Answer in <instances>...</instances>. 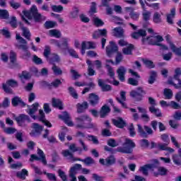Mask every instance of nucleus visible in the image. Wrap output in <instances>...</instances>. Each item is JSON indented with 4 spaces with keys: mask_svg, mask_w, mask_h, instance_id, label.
<instances>
[{
    "mask_svg": "<svg viewBox=\"0 0 181 181\" xmlns=\"http://www.w3.org/2000/svg\"><path fill=\"white\" fill-rule=\"evenodd\" d=\"M24 16L28 19H34L35 22H43V21H46V17L37 12L36 6H33L28 11H24Z\"/></svg>",
    "mask_w": 181,
    "mask_h": 181,
    "instance_id": "nucleus-1",
    "label": "nucleus"
},
{
    "mask_svg": "<svg viewBox=\"0 0 181 181\" xmlns=\"http://www.w3.org/2000/svg\"><path fill=\"white\" fill-rule=\"evenodd\" d=\"M132 148H135V143L129 139H126L123 147H118L117 151L121 152L122 153H131L132 152Z\"/></svg>",
    "mask_w": 181,
    "mask_h": 181,
    "instance_id": "nucleus-2",
    "label": "nucleus"
},
{
    "mask_svg": "<svg viewBox=\"0 0 181 181\" xmlns=\"http://www.w3.org/2000/svg\"><path fill=\"white\" fill-rule=\"evenodd\" d=\"M76 122L78 128H93V124L87 125V122H91V118L87 115L76 118Z\"/></svg>",
    "mask_w": 181,
    "mask_h": 181,
    "instance_id": "nucleus-3",
    "label": "nucleus"
},
{
    "mask_svg": "<svg viewBox=\"0 0 181 181\" xmlns=\"http://www.w3.org/2000/svg\"><path fill=\"white\" fill-rule=\"evenodd\" d=\"M137 132L142 138H148V135L153 134V130H152V128L147 125H145L143 127L139 124H137Z\"/></svg>",
    "mask_w": 181,
    "mask_h": 181,
    "instance_id": "nucleus-4",
    "label": "nucleus"
},
{
    "mask_svg": "<svg viewBox=\"0 0 181 181\" xmlns=\"http://www.w3.org/2000/svg\"><path fill=\"white\" fill-rule=\"evenodd\" d=\"M16 39L17 40V43L16 44V47L17 49L23 51H26L29 49V47H28V42H26V40L23 39V37H21V35L16 34Z\"/></svg>",
    "mask_w": 181,
    "mask_h": 181,
    "instance_id": "nucleus-5",
    "label": "nucleus"
},
{
    "mask_svg": "<svg viewBox=\"0 0 181 181\" xmlns=\"http://www.w3.org/2000/svg\"><path fill=\"white\" fill-rule=\"evenodd\" d=\"M131 36L133 39H139V37H142L143 43H146V42L148 43L149 39H151V37H145V36H146V31L144 29H140L136 32H134L132 33Z\"/></svg>",
    "mask_w": 181,
    "mask_h": 181,
    "instance_id": "nucleus-6",
    "label": "nucleus"
},
{
    "mask_svg": "<svg viewBox=\"0 0 181 181\" xmlns=\"http://www.w3.org/2000/svg\"><path fill=\"white\" fill-rule=\"evenodd\" d=\"M158 42H163V37L160 35H157L154 37H150V39L148 41V44L157 46L160 45L161 47L162 50H168V46L159 44Z\"/></svg>",
    "mask_w": 181,
    "mask_h": 181,
    "instance_id": "nucleus-7",
    "label": "nucleus"
},
{
    "mask_svg": "<svg viewBox=\"0 0 181 181\" xmlns=\"http://www.w3.org/2000/svg\"><path fill=\"white\" fill-rule=\"evenodd\" d=\"M80 169H81V164H75L70 168L69 171V177L71 181H77V177H76V175H77Z\"/></svg>",
    "mask_w": 181,
    "mask_h": 181,
    "instance_id": "nucleus-8",
    "label": "nucleus"
},
{
    "mask_svg": "<svg viewBox=\"0 0 181 181\" xmlns=\"http://www.w3.org/2000/svg\"><path fill=\"white\" fill-rule=\"evenodd\" d=\"M142 94H146L145 90L141 87L137 88V90H133L130 92V97L136 100V101H141L142 100Z\"/></svg>",
    "mask_w": 181,
    "mask_h": 181,
    "instance_id": "nucleus-9",
    "label": "nucleus"
},
{
    "mask_svg": "<svg viewBox=\"0 0 181 181\" xmlns=\"http://www.w3.org/2000/svg\"><path fill=\"white\" fill-rule=\"evenodd\" d=\"M158 160H154V163L152 164H146L142 167L140 168L139 170L141 173L144 175V176H148V169H155L158 166Z\"/></svg>",
    "mask_w": 181,
    "mask_h": 181,
    "instance_id": "nucleus-10",
    "label": "nucleus"
},
{
    "mask_svg": "<svg viewBox=\"0 0 181 181\" xmlns=\"http://www.w3.org/2000/svg\"><path fill=\"white\" fill-rule=\"evenodd\" d=\"M110 45L111 49H110V47H106V54L108 57H111L114 52H118V46L116 45L115 42L110 41Z\"/></svg>",
    "mask_w": 181,
    "mask_h": 181,
    "instance_id": "nucleus-11",
    "label": "nucleus"
},
{
    "mask_svg": "<svg viewBox=\"0 0 181 181\" xmlns=\"http://www.w3.org/2000/svg\"><path fill=\"white\" fill-rule=\"evenodd\" d=\"M59 118H60V119H63V121H64L65 124H67L68 127H73V125H74L73 124V122L70 119V115H69V113H67V112H64L63 115H59Z\"/></svg>",
    "mask_w": 181,
    "mask_h": 181,
    "instance_id": "nucleus-12",
    "label": "nucleus"
},
{
    "mask_svg": "<svg viewBox=\"0 0 181 181\" xmlns=\"http://www.w3.org/2000/svg\"><path fill=\"white\" fill-rule=\"evenodd\" d=\"M117 76L119 80H120L122 82L125 81V74H127V69L124 66H119L117 70Z\"/></svg>",
    "mask_w": 181,
    "mask_h": 181,
    "instance_id": "nucleus-13",
    "label": "nucleus"
},
{
    "mask_svg": "<svg viewBox=\"0 0 181 181\" xmlns=\"http://www.w3.org/2000/svg\"><path fill=\"white\" fill-rule=\"evenodd\" d=\"M39 107V103H35L32 106L28 107V111L27 112L30 115L33 119H36V116L33 115L36 111H37V108Z\"/></svg>",
    "mask_w": 181,
    "mask_h": 181,
    "instance_id": "nucleus-14",
    "label": "nucleus"
},
{
    "mask_svg": "<svg viewBox=\"0 0 181 181\" xmlns=\"http://www.w3.org/2000/svg\"><path fill=\"white\" fill-rule=\"evenodd\" d=\"M98 101H100V97L98 95L94 93L89 94V103L93 107H95L98 104Z\"/></svg>",
    "mask_w": 181,
    "mask_h": 181,
    "instance_id": "nucleus-15",
    "label": "nucleus"
},
{
    "mask_svg": "<svg viewBox=\"0 0 181 181\" xmlns=\"http://www.w3.org/2000/svg\"><path fill=\"white\" fill-rule=\"evenodd\" d=\"M120 97L121 98H116L117 101L122 105V107H123V108H127V103H125V101H127L126 93L124 91H122L120 93Z\"/></svg>",
    "mask_w": 181,
    "mask_h": 181,
    "instance_id": "nucleus-16",
    "label": "nucleus"
},
{
    "mask_svg": "<svg viewBox=\"0 0 181 181\" xmlns=\"http://www.w3.org/2000/svg\"><path fill=\"white\" fill-rule=\"evenodd\" d=\"M125 31L124 30V28L119 27V28H115L113 29V33L114 36L116 37H125V35L124 34Z\"/></svg>",
    "mask_w": 181,
    "mask_h": 181,
    "instance_id": "nucleus-17",
    "label": "nucleus"
},
{
    "mask_svg": "<svg viewBox=\"0 0 181 181\" xmlns=\"http://www.w3.org/2000/svg\"><path fill=\"white\" fill-rule=\"evenodd\" d=\"M111 111V109H110V107H108V105H103L100 111V118H105V117H107V115H108V114H110Z\"/></svg>",
    "mask_w": 181,
    "mask_h": 181,
    "instance_id": "nucleus-18",
    "label": "nucleus"
},
{
    "mask_svg": "<svg viewBox=\"0 0 181 181\" xmlns=\"http://www.w3.org/2000/svg\"><path fill=\"white\" fill-rule=\"evenodd\" d=\"M62 155L64 156V158H67L69 159V162H76L78 158H74V156H73V153L70 152L69 150H64L62 151Z\"/></svg>",
    "mask_w": 181,
    "mask_h": 181,
    "instance_id": "nucleus-19",
    "label": "nucleus"
},
{
    "mask_svg": "<svg viewBox=\"0 0 181 181\" xmlns=\"http://www.w3.org/2000/svg\"><path fill=\"white\" fill-rule=\"evenodd\" d=\"M103 36L105 37H107V30L103 29V30H98L94 32L93 37V39H98V37Z\"/></svg>",
    "mask_w": 181,
    "mask_h": 181,
    "instance_id": "nucleus-20",
    "label": "nucleus"
},
{
    "mask_svg": "<svg viewBox=\"0 0 181 181\" xmlns=\"http://www.w3.org/2000/svg\"><path fill=\"white\" fill-rule=\"evenodd\" d=\"M175 15H176V8H173L170 10V13L167 15V22L170 25H173V19L175 18Z\"/></svg>",
    "mask_w": 181,
    "mask_h": 181,
    "instance_id": "nucleus-21",
    "label": "nucleus"
},
{
    "mask_svg": "<svg viewBox=\"0 0 181 181\" xmlns=\"http://www.w3.org/2000/svg\"><path fill=\"white\" fill-rule=\"evenodd\" d=\"M112 122L117 128H124V127H125V121L121 117H118L116 119H113Z\"/></svg>",
    "mask_w": 181,
    "mask_h": 181,
    "instance_id": "nucleus-22",
    "label": "nucleus"
},
{
    "mask_svg": "<svg viewBox=\"0 0 181 181\" xmlns=\"http://www.w3.org/2000/svg\"><path fill=\"white\" fill-rule=\"evenodd\" d=\"M12 105L13 107H16L17 105H20L21 107H25L26 104L25 102L22 101V99L19 97H15L11 100Z\"/></svg>",
    "mask_w": 181,
    "mask_h": 181,
    "instance_id": "nucleus-23",
    "label": "nucleus"
},
{
    "mask_svg": "<svg viewBox=\"0 0 181 181\" xmlns=\"http://www.w3.org/2000/svg\"><path fill=\"white\" fill-rule=\"evenodd\" d=\"M16 121L21 125V124L25 122V121H27L28 122H30V118H29V116L25 115H21L18 117L16 118Z\"/></svg>",
    "mask_w": 181,
    "mask_h": 181,
    "instance_id": "nucleus-24",
    "label": "nucleus"
},
{
    "mask_svg": "<svg viewBox=\"0 0 181 181\" xmlns=\"http://www.w3.org/2000/svg\"><path fill=\"white\" fill-rule=\"evenodd\" d=\"M39 114H40V121L43 122L46 127H48L49 128H51L52 127V123L47 122V120L45 119V112L42 110H39Z\"/></svg>",
    "mask_w": 181,
    "mask_h": 181,
    "instance_id": "nucleus-25",
    "label": "nucleus"
},
{
    "mask_svg": "<svg viewBox=\"0 0 181 181\" xmlns=\"http://www.w3.org/2000/svg\"><path fill=\"white\" fill-rule=\"evenodd\" d=\"M77 112L78 113L83 112L84 110L88 108V103L87 102H83L82 104L78 103L77 105Z\"/></svg>",
    "mask_w": 181,
    "mask_h": 181,
    "instance_id": "nucleus-26",
    "label": "nucleus"
},
{
    "mask_svg": "<svg viewBox=\"0 0 181 181\" xmlns=\"http://www.w3.org/2000/svg\"><path fill=\"white\" fill-rule=\"evenodd\" d=\"M98 83L103 91H110L111 86L105 84L102 79H98Z\"/></svg>",
    "mask_w": 181,
    "mask_h": 181,
    "instance_id": "nucleus-27",
    "label": "nucleus"
},
{
    "mask_svg": "<svg viewBox=\"0 0 181 181\" xmlns=\"http://www.w3.org/2000/svg\"><path fill=\"white\" fill-rule=\"evenodd\" d=\"M52 107L54 108H59V110H63V103L60 99L52 98Z\"/></svg>",
    "mask_w": 181,
    "mask_h": 181,
    "instance_id": "nucleus-28",
    "label": "nucleus"
},
{
    "mask_svg": "<svg viewBox=\"0 0 181 181\" xmlns=\"http://www.w3.org/2000/svg\"><path fill=\"white\" fill-rule=\"evenodd\" d=\"M69 42H70V38L69 37H62L61 39V49L63 47L66 50L69 48Z\"/></svg>",
    "mask_w": 181,
    "mask_h": 181,
    "instance_id": "nucleus-29",
    "label": "nucleus"
},
{
    "mask_svg": "<svg viewBox=\"0 0 181 181\" xmlns=\"http://www.w3.org/2000/svg\"><path fill=\"white\" fill-rule=\"evenodd\" d=\"M142 16L144 21H149L151 19V15H152V13L149 11H147L146 7L142 8Z\"/></svg>",
    "mask_w": 181,
    "mask_h": 181,
    "instance_id": "nucleus-30",
    "label": "nucleus"
},
{
    "mask_svg": "<svg viewBox=\"0 0 181 181\" xmlns=\"http://www.w3.org/2000/svg\"><path fill=\"white\" fill-rule=\"evenodd\" d=\"M148 110L151 114H155L156 117H162V112H160V110L155 107V106H151Z\"/></svg>",
    "mask_w": 181,
    "mask_h": 181,
    "instance_id": "nucleus-31",
    "label": "nucleus"
},
{
    "mask_svg": "<svg viewBox=\"0 0 181 181\" xmlns=\"http://www.w3.org/2000/svg\"><path fill=\"white\" fill-rule=\"evenodd\" d=\"M77 160L83 162L85 163V165H87V166H90V165L94 164V159H93L91 157H88L85 159L78 158Z\"/></svg>",
    "mask_w": 181,
    "mask_h": 181,
    "instance_id": "nucleus-32",
    "label": "nucleus"
},
{
    "mask_svg": "<svg viewBox=\"0 0 181 181\" xmlns=\"http://www.w3.org/2000/svg\"><path fill=\"white\" fill-rule=\"evenodd\" d=\"M49 33L50 36L56 37L57 39L62 37V33L58 30H50Z\"/></svg>",
    "mask_w": 181,
    "mask_h": 181,
    "instance_id": "nucleus-33",
    "label": "nucleus"
},
{
    "mask_svg": "<svg viewBox=\"0 0 181 181\" xmlns=\"http://www.w3.org/2000/svg\"><path fill=\"white\" fill-rule=\"evenodd\" d=\"M48 60L49 63L53 64V63H59L60 62V57L56 54H52L50 58H48Z\"/></svg>",
    "mask_w": 181,
    "mask_h": 181,
    "instance_id": "nucleus-34",
    "label": "nucleus"
},
{
    "mask_svg": "<svg viewBox=\"0 0 181 181\" xmlns=\"http://www.w3.org/2000/svg\"><path fill=\"white\" fill-rule=\"evenodd\" d=\"M81 45L86 49H95V44L93 42H83Z\"/></svg>",
    "mask_w": 181,
    "mask_h": 181,
    "instance_id": "nucleus-35",
    "label": "nucleus"
},
{
    "mask_svg": "<svg viewBox=\"0 0 181 181\" xmlns=\"http://www.w3.org/2000/svg\"><path fill=\"white\" fill-rule=\"evenodd\" d=\"M132 50H134V45L131 44L122 49L123 54L127 55L132 54Z\"/></svg>",
    "mask_w": 181,
    "mask_h": 181,
    "instance_id": "nucleus-36",
    "label": "nucleus"
},
{
    "mask_svg": "<svg viewBox=\"0 0 181 181\" xmlns=\"http://www.w3.org/2000/svg\"><path fill=\"white\" fill-rule=\"evenodd\" d=\"M17 177H19L20 179H23V180H25L26 179L25 176H28V171L26 169H23L21 172H17L16 173Z\"/></svg>",
    "mask_w": 181,
    "mask_h": 181,
    "instance_id": "nucleus-37",
    "label": "nucleus"
},
{
    "mask_svg": "<svg viewBox=\"0 0 181 181\" xmlns=\"http://www.w3.org/2000/svg\"><path fill=\"white\" fill-rule=\"evenodd\" d=\"M37 155L40 156L43 165H47V161L46 160V156H45L43 151H42L40 148H38L37 149Z\"/></svg>",
    "mask_w": 181,
    "mask_h": 181,
    "instance_id": "nucleus-38",
    "label": "nucleus"
},
{
    "mask_svg": "<svg viewBox=\"0 0 181 181\" xmlns=\"http://www.w3.org/2000/svg\"><path fill=\"white\" fill-rule=\"evenodd\" d=\"M158 173H154V176L158 177L159 175L163 176L168 173V170L163 167L158 168Z\"/></svg>",
    "mask_w": 181,
    "mask_h": 181,
    "instance_id": "nucleus-39",
    "label": "nucleus"
},
{
    "mask_svg": "<svg viewBox=\"0 0 181 181\" xmlns=\"http://www.w3.org/2000/svg\"><path fill=\"white\" fill-rule=\"evenodd\" d=\"M153 21L154 23H160L162 22V18L160 13L156 12L153 16Z\"/></svg>",
    "mask_w": 181,
    "mask_h": 181,
    "instance_id": "nucleus-40",
    "label": "nucleus"
},
{
    "mask_svg": "<svg viewBox=\"0 0 181 181\" xmlns=\"http://www.w3.org/2000/svg\"><path fill=\"white\" fill-rule=\"evenodd\" d=\"M164 95L166 100H170L173 97V92L170 89H164Z\"/></svg>",
    "mask_w": 181,
    "mask_h": 181,
    "instance_id": "nucleus-41",
    "label": "nucleus"
},
{
    "mask_svg": "<svg viewBox=\"0 0 181 181\" xmlns=\"http://www.w3.org/2000/svg\"><path fill=\"white\" fill-rule=\"evenodd\" d=\"M52 11L53 12H57L58 13H60L61 12H63V6L62 5H53L51 6Z\"/></svg>",
    "mask_w": 181,
    "mask_h": 181,
    "instance_id": "nucleus-42",
    "label": "nucleus"
},
{
    "mask_svg": "<svg viewBox=\"0 0 181 181\" xmlns=\"http://www.w3.org/2000/svg\"><path fill=\"white\" fill-rule=\"evenodd\" d=\"M21 25V28L23 30V36L25 37L26 39H30V32H29V30H28V28L22 26V24H20Z\"/></svg>",
    "mask_w": 181,
    "mask_h": 181,
    "instance_id": "nucleus-43",
    "label": "nucleus"
},
{
    "mask_svg": "<svg viewBox=\"0 0 181 181\" xmlns=\"http://www.w3.org/2000/svg\"><path fill=\"white\" fill-rule=\"evenodd\" d=\"M52 71L54 72V74L55 76H60L63 73V71H62V69H60L59 66L56 65H53Z\"/></svg>",
    "mask_w": 181,
    "mask_h": 181,
    "instance_id": "nucleus-44",
    "label": "nucleus"
},
{
    "mask_svg": "<svg viewBox=\"0 0 181 181\" xmlns=\"http://www.w3.org/2000/svg\"><path fill=\"white\" fill-rule=\"evenodd\" d=\"M170 49L173 53L177 54V56H181V47L177 48L176 47V45H171Z\"/></svg>",
    "mask_w": 181,
    "mask_h": 181,
    "instance_id": "nucleus-45",
    "label": "nucleus"
},
{
    "mask_svg": "<svg viewBox=\"0 0 181 181\" xmlns=\"http://www.w3.org/2000/svg\"><path fill=\"white\" fill-rule=\"evenodd\" d=\"M57 23L55 21H46L44 24V26L46 29H52L54 28Z\"/></svg>",
    "mask_w": 181,
    "mask_h": 181,
    "instance_id": "nucleus-46",
    "label": "nucleus"
},
{
    "mask_svg": "<svg viewBox=\"0 0 181 181\" xmlns=\"http://www.w3.org/2000/svg\"><path fill=\"white\" fill-rule=\"evenodd\" d=\"M9 18V13L6 10L0 9V18L8 19Z\"/></svg>",
    "mask_w": 181,
    "mask_h": 181,
    "instance_id": "nucleus-47",
    "label": "nucleus"
},
{
    "mask_svg": "<svg viewBox=\"0 0 181 181\" xmlns=\"http://www.w3.org/2000/svg\"><path fill=\"white\" fill-rule=\"evenodd\" d=\"M44 175H46V176H47V179H49V180L57 181V177H56V174L44 172Z\"/></svg>",
    "mask_w": 181,
    "mask_h": 181,
    "instance_id": "nucleus-48",
    "label": "nucleus"
},
{
    "mask_svg": "<svg viewBox=\"0 0 181 181\" xmlns=\"http://www.w3.org/2000/svg\"><path fill=\"white\" fill-rule=\"evenodd\" d=\"M143 63H144L145 66L148 67V69H153L155 67V64H153V62L149 59H143Z\"/></svg>",
    "mask_w": 181,
    "mask_h": 181,
    "instance_id": "nucleus-49",
    "label": "nucleus"
},
{
    "mask_svg": "<svg viewBox=\"0 0 181 181\" xmlns=\"http://www.w3.org/2000/svg\"><path fill=\"white\" fill-rule=\"evenodd\" d=\"M107 145L109 146H111L112 148H115L116 146H118L119 144L115 141V139H110L107 140Z\"/></svg>",
    "mask_w": 181,
    "mask_h": 181,
    "instance_id": "nucleus-50",
    "label": "nucleus"
},
{
    "mask_svg": "<svg viewBox=\"0 0 181 181\" xmlns=\"http://www.w3.org/2000/svg\"><path fill=\"white\" fill-rule=\"evenodd\" d=\"M66 50L68 53L70 54V56H71V57H74L75 59H78V54H77L76 50H74V49L69 47Z\"/></svg>",
    "mask_w": 181,
    "mask_h": 181,
    "instance_id": "nucleus-51",
    "label": "nucleus"
},
{
    "mask_svg": "<svg viewBox=\"0 0 181 181\" xmlns=\"http://www.w3.org/2000/svg\"><path fill=\"white\" fill-rule=\"evenodd\" d=\"M140 15L141 14L139 13L136 11H132L131 13H129V16L133 21H138V19H139Z\"/></svg>",
    "mask_w": 181,
    "mask_h": 181,
    "instance_id": "nucleus-52",
    "label": "nucleus"
},
{
    "mask_svg": "<svg viewBox=\"0 0 181 181\" xmlns=\"http://www.w3.org/2000/svg\"><path fill=\"white\" fill-rule=\"evenodd\" d=\"M0 33L1 35H3V36H5V37H11V33H9L8 28H4L0 30Z\"/></svg>",
    "mask_w": 181,
    "mask_h": 181,
    "instance_id": "nucleus-53",
    "label": "nucleus"
},
{
    "mask_svg": "<svg viewBox=\"0 0 181 181\" xmlns=\"http://www.w3.org/2000/svg\"><path fill=\"white\" fill-rule=\"evenodd\" d=\"M175 80H177V81H178L177 84L173 83V81H172V80L168 81V84L173 86V87H175V88H177V89L180 88L181 89V80L180 78L175 79Z\"/></svg>",
    "mask_w": 181,
    "mask_h": 181,
    "instance_id": "nucleus-54",
    "label": "nucleus"
},
{
    "mask_svg": "<svg viewBox=\"0 0 181 181\" xmlns=\"http://www.w3.org/2000/svg\"><path fill=\"white\" fill-rule=\"evenodd\" d=\"M69 91L70 95H71V97H73V98H75L76 100H77V98H78V95L77 94V92L76 91L74 88L69 87Z\"/></svg>",
    "mask_w": 181,
    "mask_h": 181,
    "instance_id": "nucleus-55",
    "label": "nucleus"
},
{
    "mask_svg": "<svg viewBox=\"0 0 181 181\" xmlns=\"http://www.w3.org/2000/svg\"><path fill=\"white\" fill-rule=\"evenodd\" d=\"M173 160L175 165H177V166H180V156H177V154L173 155Z\"/></svg>",
    "mask_w": 181,
    "mask_h": 181,
    "instance_id": "nucleus-56",
    "label": "nucleus"
},
{
    "mask_svg": "<svg viewBox=\"0 0 181 181\" xmlns=\"http://www.w3.org/2000/svg\"><path fill=\"white\" fill-rule=\"evenodd\" d=\"M33 128L37 134H40V132H42V127L37 123L33 124Z\"/></svg>",
    "mask_w": 181,
    "mask_h": 181,
    "instance_id": "nucleus-57",
    "label": "nucleus"
},
{
    "mask_svg": "<svg viewBox=\"0 0 181 181\" xmlns=\"http://www.w3.org/2000/svg\"><path fill=\"white\" fill-rule=\"evenodd\" d=\"M20 77L21 79L24 78L25 80H29V78H30V77H32V76L30 75V74L29 72L24 71L22 72Z\"/></svg>",
    "mask_w": 181,
    "mask_h": 181,
    "instance_id": "nucleus-58",
    "label": "nucleus"
},
{
    "mask_svg": "<svg viewBox=\"0 0 181 181\" xmlns=\"http://www.w3.org/2000/svg\"><path fill=\"white\" fill-rule=\"evenodd\" d=\"M58 175L62 181H67V175H66V173H64V171L59 170Z\"/></svg>",
    "mask_w": 181,
    "mask_h": 181,
    "instance_id": "nucleus-59",
    "label": "nucleus"
},
{
    "mask_svg": "<svg viewBox=\"0 0 181 181\" xmlns=\"http://www.w3.org/2000/svg\"><path fill=\"white\" fill-rule=\"evenodd\" d=\"M9 4L13 9H18V8H21V4L16 2L13 0H11V1H9Z\"/></svg>",
    "mask_w": 181,
    "mask_h": 181,
    "instance_id": "nucleus-60",
    "label": "nucleus"
},
{
    "mask_svg": "<svg viewBox=\"0 0 181 181\" xmlns=\"http://www.w3.org/2000/svg\"><path fill=\"white\" fill-rule=\"evenodd\" d=\"M3 90L8 94H12V89L8 83H3Z\"/></svg>",
    "mask_w": 181,
    "mask_h": 181,
    "instance_id": "nucleus-61",
    "label": "nucleus"
},
{
    "mask_svg": "<svg viewBox=\"0 0 181 181\" xmlns=\"http://www.w3.org/2000/svg\"><path fill=\"white\" fill-rule=\"evenodd\" d=\"M170 107L173 108V110H180L181 108L180 105L175 101L170 102Z\"/></svg>",
    "mask_w": 181,
    "mask_h": 181,
    "instance_id": "nucleus-62",
    "label": "nucleus"
},
{
    "mask_svg": "<svg viewBox=\"0 0 181 181\" xmlns=\"http://www.w3.org/2000/svg\"><path fill=\"white\" fill-rule=\"evenodd\" d=\"M122 54L121 52H117L115 58L116 64H119L122 62Z\"/></svg>",
    "mask_w": 181,
    "mask_h": 181,
    "instance_id": "nucleus-63",
    "label": "nucleus"
},
{
    "mask_svg": "<svg viewBox=\"0 0 181 181\" xmlns=\"http://www.w3.org/2000/svg\"><path fill=\"white\" fill-rule=\"evenodd\" d=\"M50 54V47L46 45L44 49V56L46 59H49V55Z\"/></svg>",
    "mask_w": 181,
    "mask_h": 181,
    "instance_id": "nucleus-64",
    "label": "nucleus"
}]
</instances>
